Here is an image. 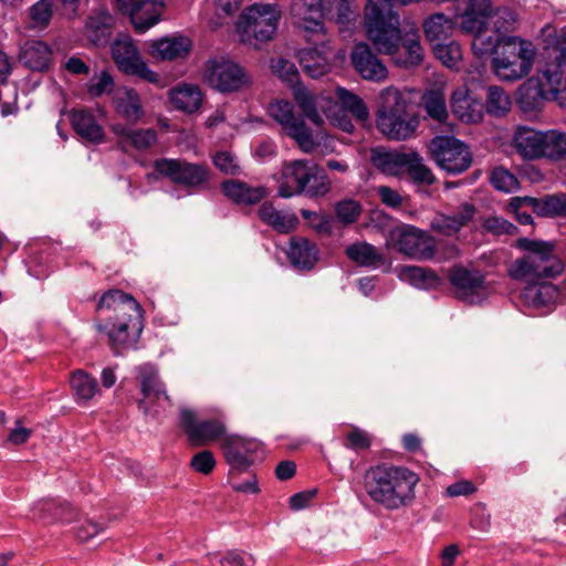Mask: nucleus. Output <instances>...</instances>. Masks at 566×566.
Here are the masks:
<instances>
[{
  "label": "nucleus",
  "mask_w": 566,
  "mask_h": 566,
  "mask_svg": "<svg viewBox=\"0 0 566 566\" xmlns=\"http://www.w3.org/2000/svg\"><path fill=\"white\" fill-rule=\"evenodd\" d=\"M365 25L368 39L379 52L390 55L397 66L409 69L422 62L419 36L415 33L401 36L399 14L391 9L389 0H367Z\"/></svg>",
  "instance_id": "nucleus-1"
},
{
  "label": "nucleus",
  "mask_w": 566,
  "mask_h": 566,
  "mask_svg": "<svg viewBox=\"0 0 566 566\" xmlns=\"http://www.w3.org/2000/svg\"><path fill=\"white\" fill-rule=\"evenodd\" d=\"M96 311L99 313L95 327L107 336L115 355L135 348L144 328V310L133 295L118 289L105 292Z\"/></svg>",
  "instance_id": "nucleus-2"
},
{
  "label": "nucleus",
  "mask_w": 566,
  "mask_h": 566,
  "mask_svg": "<svg viewBox=\"0 0 566 566\" xmlns=\"http://www.w3.org/2000/svg\"><path fill=\"white\" fill-rule=\"evenodd\" d=\"M294 25L304 39L314 46L327 42L324 14H331L339 25L356 21L358 12L349 0H292L290 7Z\"/></svg>",
  "instance_id": "nucleus-3"
},
{
  "label": "nucleus",
  "mask_w": 566,
  "mask_h": 566,
  "mask_svg": "<svg viewBox=\"0 0 566 566\" xmlns=\"http://www.w3.org/2000/svg\"><path fill=\"white\" fill-rule=\"evenodd\" d=\"M419 476L406 467L378 464L364 475V488L369 497L388 510L406 506L415 497Z\"/></svg>",
  "instance_id": "nucleus-4"
},
{
  "label": "nucleus",
  "mask_w": 566,
  "mask_h": 566,
  "mask_svg": "<svg viewBox=\"0 0 566 566\" xmlns=\"http://www.w3.org/2000/svg\"><path fill=\"white\" fill-rule=\"evenodd\" d=\"M376 116L377 128L391 140L408 139L420 123L415 107L394 87L380 92Z\"/></svg>",
  "instance_id": "nucleus-5"
},
{
  "label": "nucleus",
  "mask_w": 566,
  "mask_h": 566,
  "mask_svg": "<svg viewBox=\"0 0 566 566\" xmlns=\"http://www.w3.org/2000/svg\"><path fill=\"white\" fill-rule=\"evenodd\" d=\"M516 245L530 254L511 264L509 275L513 280L554 279L563 273L564 263L555 254L554 242L520 238Z\"/></svg>",
  "instance_id": "nucleus-6"
},
{
  "label": "nucleus",
  "mask_w": 566,
  "mask_h": 566,
  "mask_svg": "<svg viewBox=\"0 0 566 566\" xmlns=\"http://www.w3.org/2000/svg\"><path fill=\"white\" fill-rule=\"evenodd\" d=\"M331 190V180L325 170L306 159L284 163L277 193L281 198L305 195L324 197Z\"/></svg>",
  "instance_id": "nucleus-7"
},
{
  "label": "nucleus",
  "mask_w": 566,
  "mask_h": 566,
  "mask_svg": "<svg viewBox=\"0 0 566 566\" xmlns=\"http://www.w3.org/2000/svg\"><path fill=\"white\" fill-rule=\"evenodd\" d=\"M461 14V31L473 34L472 50L479 57L497 52L505 36L488 34V18L490 17V0H467Z\"/></svg>",
  "instance_id": "nucleus-8"
},
{
  "label": "nucleus",
  "mask_w": 566,
  "mask_h": 566,
  "mask_svg": "<svg viewBox=\"0 0 566 566\" xmlns=\"http://www.w3.org/2000/svg\"><path fill=\"white\" fill-rule=\"evenodd\" d=\"M280 11L271 4H253L245 9L237 23L241 42L258 49L272 40L277 30Z\"/></svg>",
  "instance_id": "nucleus-9"
},
{
  "label": "nucleus",
  "mask_w": 566,
  "mask_h": 566,
  "mask_svg": "<svg viewBox=\"0 0 566 566\" xmlns=\"http://www.w3.org/2000/svg\"><path fill=\"white\" fill-rule=\"evenodd\" d=\"M534 56L531 42L517 41L516 36H505L492 59V69L503 80L515 81L530 73Z\"/></svg>",
  "instance_id": "nucleus-10"
},
{
  "label": "nucleus",
  "mask_w": 566,
  "mask_h": 566,
  "mask_svg": "<svg viewBox=\"0 0 566 566\" xmlns=\"http://www.w3.org/2000/svg\"><path fill=\"white\" fill-rule=\"evenodd\" d=\"M154 167L159 175L190 191L207 189L212 174L206 164L189 163L185 159L161 158L155 160Z\"/></svg>",
  "instance_id": "nucleus-11"
},
{
  "label": "nucleus",
  "mask_w": 566,
  "mask_h": 566,
  "mask_svg": "<svg viewBox=\"0 0 566 566\" xmlns=\"http://www.w3.org/2000/svg\"><path fill=\"white\" fill-rule=\"evenodd\" d=\"M430 158L449 175L468 170L473 161L469 147L453 136H436L429 145Z\"/></svg>",
  "instance_id": "nucleus-12"
},
{
  "label": "nucleus",
  "mask_w": 566,
  "mask_h": 566,
  "mask_svg": "<svg viewBox=\"0 0 566 566\" xmlns=\"http://www.w3.org/2000/svg\"><path fill=\"white\" fill-rule=\"evenodd\" d=\"M179 427L187 441L192 447H206L227 437V426L223 416L199 420L193 410L181 408Z\"/></svg>",
  "instance_id": "nucleus-13"
},
{
  "label": "nucleus",
  "mask_w": 566,
  "mask_h": 566,
  "mask_svg": "<svg viewBox=\"0 0 566 566\" xmlns=\"http://www.w3.org/2000/svg\"><path fill=\"white\" fill-rule=\"evenodd\" d=\"M229 476H238L248 472L254 464L258 452L262 451V442L239 434H228L220 442Z\"/></svg>",
  "instance_id": "nucleus-14"
},
{
  "label": "nucleus",
  "mask_w": 566,
  "mask_h": 566,
  "mask_svg": "<svg viewBox=\"0 0 566 566\" xmlns=\"http://www.w3.org/2000/svg\"><path fill=\"white\" fill-rule=\"evenodd\" d=\"M207 83L221 93H232L250 84V78L242 66L228 59H210L206 63Z\"/></svg>",
  "instance_id": "nucleus-15"
},
{
  "label": "nucleus",
  "mask_w": 566,
  "mask_h": 566,
  "mask_svg": "<svg viewBox=\"0 0 566 566\" xmlns=\"http://www.w3.org/2000/svg\"><path fill=\"white\" fill-rule=\"evenodd\" d=\"M269 114L281 124L286 135L295 140L304 153H312L316 146L312 129L306 126L303 116H296L289 101H275L269 105Z\"/></svg>",
  "instance_id": "nucleus-16"
},
{
  "label": "nucleus",
  "mask_w": 566,
  "mask_h": 566,
  "mask_svg": "<svg viewBox=\"0 0 566 566\" xmlns=\"http://www.w3.org/2000/svg\"><path fill=\"white\" fill-rule=\"evenodd\" d=\"M390 237L397 250L411 259L426 261L433 259L436 254L434 239L416 227L397 228L391 231Z\"/></svg>",
  "instance_id": "nucleus-17"
},
{
  "label": "nucleus",
  "mask_w": 566,
  "mask_h": 566,
  "mask_svg": "<svg viewBox=\"0 0 566 566\" xmlns=\"http://www.w3.org/2000/svg\"><path fill=\"white\" fill-rule=\"evenodd\" d=\"M546 60L544 69L538 70L547 84V101H555L566 108V87L563 86V75L566 71V49L554 45L546 48L542 54Z\"/></svg>",
  "instance_id": "nucleus-18"
},
{
  "label": "nucleus",
  "mask_w": 566,
  "mask_h": 566,
  "mask_svg": "<svg viewBox=\"0 0 566 566\" xmlns=\"http://www.w3.org/2000/svg\"><path fill=\"white\" fill-rule=\"evenodd\" d=\"M112 55L123 73L137 76L148 83H159V75L147 66L133 42H116L112 48Z\"/></svg>",
  "instance_id": "nucleus-19"
},
{
  "label": "nucleus",
  "mask_w": 566,
  "mask_h": 566,
  "mask_svg": "<svg viewBox=\"0 0 566 566\" xmlns=\"http://www.w3.org/2000/svg\"><path fill=\"white\" fill-rule=\"evenodd\" d=\"M449 282L454 287V296L467 304H475L480 291L485 289V275L480 270H469L455 264L449 270Z\"/></svg>",
  "instance_id": "nucleus-20"
},
{
  "label": "nucleus",
  "mask_w": 566,
  "mask_h": 566,
  "mask_svg": "<svg viewBox=\"0 0 566 566\" xmlns=\"http://www.w3.org/2000/svg\"><path fill=\"white\" fill-rule=\"evenodd\" d=\"M354 70L367 81L381 82L387 78L388 71L369 44L356 43L350 52Z\"/></svg>",
  "instance_id": "nucleus-21"
},
{
  "label": "nucleus",
  "mask_w": 566,
  "mask_h": 566,
  "mask_svg": "<svg viewBox=\"0 0 566 566\" xmlns=\"http://www.w3.org/2000/svg\"><path fill=\"white\" fill-rule=\"evenodd\" d=\"M450 108L459 120L468 124L479 123L484 116V102L465 86L453 91Z\"/></svg>",
  "instance_id": "nucleus-22"
},
{
  "label": "nucleus",
  "mask_w": 566,
  "mask_h": 566,
  "mask_svg": "<svg viewBox=\"0 0 566 566\" xmlns=\"http://www.w3.org/2000/svg\"><path fill=\"white\" fill-rule=\"evenodd\" d=\"M111 130L117 136V147L124 153L130 149L144 151L157 142V132L154 128H130L124 124H114Z\"/></svg>",
  "instance_id": "nucleus-23"
},
{
  "label": "nucleus",
  "mask_w": 566,
  "mask_h": 566,
  "mask_svg": "<svg viewBox=\"0 0 566 566\" xmlns=\"http://www.w3.org/2000/svg\"><path fill=\"white\" fill-rule=\"evenodd\" d=\"M220 190L227 199L241 207L258 205L268 196L264 186H251L239 179L223 180Z\"/></svg>",
  "instance_id": "nucleus-24"
},
{
  "label": "nucleus",
  "mask_w": 566,
  "mask_h": 566,
  "mask_svg": "<svg viewBox=\"0 0 566 566\" xmlns=\"http://www.w3.org/2000/svg\"><path fill=\"white\" fill-rule=\"evenodd\" d=\"M515 102L524 113L538 112L547 102V84L539 76L527 78L516 91Z\"/></svg>",
  "instance_id": "nucleus-25"
},
{
  "label": "nucleus",
  "mask_w": 566,
  "mask_h": 566,
  "mask_svg": "<svg viewBox=\"0 0 566 566\" xmlns=\"http://www.w3.org/2000/svg\"><path fill=\"white\" fill-rule=\"evenodd\" d=\"M318 252L316 243L307 238L292 237L286 255L294 268L301 271H310L318 261Z\"/></svg>",
  "instance_id": "nucleus-26"
},
{
  "label": "nucleus",
  "mask_w": 566,
  "mask_h": 566,
  "mask_svg": "<svg viewBox=\"0 0 566 566\" xmlns=\"http://www.w3.org/2000/svg\"><path fill=\"white\" fill-rule=\"evenodd\" d=\"M164 3L158 0H139L128 12L135 32L144 33L157 24L161 18Z\"/></svg>",
  "instance_id": "nucleus-27"
},
{
  "label": "nucleus",
  "mask_w": 566,
  "mask_h": 566,
  "mask_svg": "<svg viewBox=\"0 0 566 566\" xmlns=\"http://www.w3.org/2000/svg\"><path fill=\"white\" fill-rule=\"evenodd\" d=\"M528 284L522 292V298L528 306L534 308H548L553 305L558 295L559 290L551 282H538L539 279H527Z\"/></svg>",
  "instance_id": "nucleus-28"
},
{
  "label": "nucleus",
  "mask_w": 566,
  "mask_h": 566,
  "mask_svg": "<svg viewBox=\"0 0 566 566\" xmlns=\"http://www.w3.org/2000/svg\"><path fill=\"white\" fill-rule=\"evenodd\" d=\"M192 43L187 36L161 38L154 41L149 46V54L161 61H172L186 57Z\"/></svg>",
  "instance_id": "nucleus-29"
},
{
  "label": "nucleus",
  "mask_w": 566,
  "mask_h": 566,
  "mask_svg": "<svg viewBox=\"0 0 566 566\" xmlns=\"http://www.w3.org/2000/svg\"><path fill=\"white\" fill-rule=\"evenodd\" d=\"M19 60L28 69L43 72L50 67L52 50L43 41H27L20 50Z\"/></svg>",
  "instance_id": "nucleus-30"
},
{
  "label": "nucleus",
  "mask_w": 566,
  "mask_h": 566,
  "mask_svg": "<svg viewBox=\"0 0 566 566\" xmlns=\"http://www.w3.org/2000/svg\"><path fill=\"white\" fill-rule=\"evenodd\" d=\"M476 209L464 202L452 214H441L432 223L433 229L443 235H454L474 218Z\"/></svg>",
  "instance_id": "nucleus-31"
},
{
  "label": "nucleus",
  "mask_w": 566,
  "mask_h": 566,
  "mask_svg": "<svg viewBox=\"0 0 566 566\" xmlns=\"http://www.w3.org/2000/svg\"><path fill=\"white\" fill-rule=\"evenodd\" d=\"M544 133L533 128L520 127L514 135V147L523 158H543Z\"/></svg>",
  "instance_id": "nucleus-32"
},
{
  "label": "nucleus",
  "mask_w": 566,
  "mask_h": 566,
  "mask_svg": "<svg viewBox=\"0 0 566 566\" xmlns=\"http://www.w3.org/2000/svg\"><path fill=\"white\" fill-rule=\"evenodd\" d=\"M140 390L144 399L139 400L138 408L148 412L146 400L159 401L164 399L170 402V398L166 392L165 386L160 380L158 373L151 367H143L140 369Z\"/></svg>",
  "instance_id": "nucleus-33"
},
{
  "label": "nucleus",
  "mask_w": 566,
  "mask_h": 566,
  "mask_svg": "<svg viewBox=\"0 0 566 566\" xmlns=\"http://www.w3.org/2000/svg\"><path fill=\"white\" fill-rule=\"evenodd\" d=\"M259 218L263 223L271 227L279 233H290L300 223L294 213H282L276 210L271 201L263 202L258 210Z\"/></svg>",
  "instance_id": "nucleus-34"
},
{
  "label": "nucleus",
  "mask_w": 566,
  "mask_h": 566,
  "mask_svg": "<svg viewBox=\"0 0 566 566\" xmlns=\"http://www.w3.org/2000/svg\"><path fill=\"white\" fill-rule=\"evenodd\" d=\"M70 122L74 132L83 139L95 144L103 140L104 130L92 113L85 109H73L70 113Z\"/></svg>",
  "instance_id": "nucleus-35"
},
{
  "label": "nucleus",
  "mask_w": 566,
  "mask_h": 566,
  "mask_svg": "<svg viewBox=\"0 0 566 566\" xmlns=\"http://www.w3.org/2000/svg\"><path fill=\"white\" fill-rule=\"evenodd\" d=\"M399 277L422 290H436L442 285V279L430 268L405 265L400 269Z\"/></svg>",
  "instance_id": "nucleus-36"
},
{
  "label": "nucleus",
  "mask_w": 566,
  "mask_h": 566,
  "mask_svg": "<svg viewBox=\"0 0 566 566\" xmlns=\"http://www.w3.org/2000/svg\"><path fill=\"white\" fill-rule=\"evenodd\" d=\"M408 153L373 148L370 153L371 165L382 174L397 176L403 168Z\"/></svg>",
  "instance_id": "nucleus-37"
},
{
  "label": "nucleus",
  "mask_w": 566,
  "mask_h": 566,
  "mask_svg": "<svg viewBox=\"0 0 566 566\" xmlns=\"http://www.w3.org/2000/svg\"><path fill=\"white\" fill-rule=\"evenodd\" d=\"M169 98L175 108L191 114L200 108L202 93L197 85H184L172 88Z\"/></svg>",
  "instance_id": "nucleus-38"
},
{
  "label": "nucleus",
  "mask_w": 566,
  "mask_h": 566,
  "mask_svg": "<svg viewBox=\"0 0 566 566\" xmlns=\"http://www.w3.org/2000/svg\"><path fill=\"white\" fill-rule=\"evenodd\" d=\"M454 29V21L443 13H433L423 22L426 39L432 44L448 41Z\"/></svg>",
  "instance_id": "nucleus-39"
},
{
  "label": "nucleus",
  "mask_w": 566,
  "mask_h": 566,
  "mask_svg": "<svg viewBox=\"0 0 566 566\" xmlns=\"http://www.w3.org/2000/svg\"><path fill=\"white\" fill-rule=\"evenodd\" d=\"M85 28L92 43L106 44L112 35L113 17L107 11H99L88 17Z\"/></svg>",
  "instance_id": "nucleus-40"
},
{
  "label": "nucleus",
  "mask_w": 566,
  "mask_h": 566,
  "mask_svg": "<svg viewBox=\"0 0 566 566\" xmlns=\"http://www.w3.org/2000/svg\"><path fill=\"white\" fill-rule=\"evenodd\" d=\"M115 111L128 122L137 123L144 117L140 97L134 88H127L114 98Z\"/></svg>",
  "instance_id": "nucleus-41"
},
{
  "label": "nucleus",
  "mask_w": 566,
  "mask_h": 566,
  "mask_svg": "<svg viewBox=\"0 0 566 566\" xmlns=\"http://www.w3.org/2000/svg\"><path fill=\"white\" fill-rule=\"evenodd\" d=\"M345 254L359 266L378 268L385 262L384 255L373 244L365 241L348 245Z\"/></svg>",
  "instance_id": "nucleus-42"
},
{
  "label": "nucleus",
  "mask_w": 566,
  "mask_h": 566,
  "mask_svg": "<svg viewBox=\"0 0 566 566\" xmlns=\"http://www.w3.org/2000/svg\"><path fill=\"white\" fill-rule=\"evenodd\" d=\"M407 176L416 186H431L437 181L432 170L417 151H409L405 166Z\"/></svg>",
  "instance_id": "nucleus-43"
},
{
  "label": "nucleus",
  "mask_w": 566,
  "mask_h": 566,
  "mask_svg": "<svg viewBox=\"0 0 566 566\" xmlns=\"http://www.w3.org/2000/svg\"><path fill=\"white\" fill-rule=\"evenodd\" d=\"M336 96L340 105V112L350 113L358 122H366L369 118V111L361 97L353 92L338 87Z\"/></svg>",
  "instance_id": "nucleus-44"
},
{
  "label": "nucleus",
  "mask_w": 566,
  "mask_h": 566,
  "mask_svg": "<svg viewBox=\"0 0 566 566\" xmlns=\"http://www.w3.org/2000/svg\"><path fill=\"white\" fill-rule=\"evenodd\" d=\"M70 384L77 402H87L98 390L96 379L81 369L72 374Z\"/></svg>",
  "instance_id": "nucleus-45"
},
{
  "label": "nucleus",
  "mask_w": 566,
  "mask_h": 566,
  "mask_svg": "<svg viewBox=\"0 0 566 566\" xmlns=\"http://www.w3.org/2000/svg\"><path fill=\"white\" fill-rule=\"evenodd\" d=\"M422 106L427 113V115L438 123H446L449 113L447 109V104L444 99V95L439 90H430L427 91L421 98Z\"/></svg>",
  "instance_id": "nucleus-46"
},
{
  "label": "nucleus",
  "mask_w": 566,
  "mask_h": 566,
  "mask_svg": "<svg viewBox=\"0 0 566 566\" xmlns=\"http://www.w3.org/2000/svg\"><path fill=\"white\" fill-rule=\"evenodd\" d=\"M516 22V15L510 8H499L494 12L492 11V4L490 3V17L488 18V29L492 30L493 33L502 36H509L507 33L514 30Z\"/></svg>",
  "instance_id": "nucleus-47"
},
{
  "label": "nucleus",
  "mask_w": 566,
  "mask_h": 566,
  "mask_svg": "<svg viewBox=\"0 0 566 566\" xmlns=\"http://www.w3.org/2000/svg\"><path fill=\"white\" fill-rule=\"evenodd\" d=\"M537 216L545 218H565L566 192L545 195L538 198Z\"/></svg>",
  "instance_id": "nucleus-48"
},
{
  "label": "nucleus",
  "mask_w": 566,
  "mask_h": 566,
  "mask_svg": "<svg viewBox=\"0 0 566 566\" xmlns=\"http://www.w3.org/2000/svg\"><path fill=\"white\" fill-rule=\"evenodd\" d=\"M566 156V133L548 130L544 133L543 158L560 160Z\"/></svg>",
  "instance_id": "nucleus-49"
},
{
  "label": "nucleus",
  "mask_w": 566,
  "mask_h": 566,
  "mask_svg": "<svg viewBox=\"0 0 566 566\" xmlns=\"http://www.w3.org/2000/svg\"><path fill=\"white\" fill-rule=\"evenodd\" d=\"M511 98L509 94L500 86H490L488 88L484 112L493 116H504L511 108Z\"/></svg>",
  "instance_id": "nucleus-50"
},
{
  "label": "nucleus",
  "mask_w": 566,
  "mask_h": 566,
  "mask_svg": "<svg viewBox=\"0 0 566 566\" xmlns=\"http://www.w3.org/2000/svg\"><path fill=\"white\" fill-rule=\"evenodd\" d=\"M489 182L495 190L502 192H512L520 187L516 176L503 166L490 170Z\"/></svg>",
  "instance_id": "nucleus-51"
},
{
  "label": "nucleus",
  "mask_w": 566,
  "mask_h": 566,
  "mask_svg": "<svg viewBox=\"0 0 566 566\" xmlns=\"http://www.w3.org/2000/svg\"><path fill=\"white\" fill-rule=\"evenodd\" d=\"M271 70L282 82L287 83L291 87L300 86L301 76L296 65L286 59L279 57L271 61Z\"/></svg>",
  "instance_id": "nucleus-52"
},
{
  "label": "nucleus",
  "mask_w": 566,
  "mask_h": 566,
  "mask_svg": "<svg viewBox=\"0 0 566 566\" xmlns=\"http://www.w3.org/2000/svg\"><path fill=\"white\" fill-rule=\"evenodd\" d=\"M434 56L448 67L454 66L462 57L460 44L448 40L431 45Z\"/></svg>",
  "instance_id": "nucleus-53"
},
{
  "label": "nucleus",
  "mask_w": 566,
  "mask_h": 566,
  "mask_svg": "<svg viewBox=\"0 0 566 566\" xmlns=\"http://www.w3.org/2000/svg\"><path fill=\"white\" fill-rule=\"evenodd\" d=\"M334 210L336 219L344 226L355 223L361 214V206L354 199H344L336 202Z\"/></svg>",
  "instance_id": "nucleus-54"
},
{
  "label": "nucleus",
  "mask_w": 566,
  "mask_h": 566,
  "mask_svg": "<svg viewBox=\"0 0 566 566\" xmlns=\"http://www.w3.org/2000/svg\"><path fill=\"white\" fill-rule=\"evenodd\" d=\"M294 98L306 118L314 124L322 122L313 96L304 87L297 86L294 88Z\"/></svg>",
  "instance_id": "nucleus-55"
},
{
  "label": "nucleus",
  "mask_w": 566,
  "mask_h": 566,
  "mask_svg": "<svg viewBox=\"0 0 566 566\" xmlns=\"http://www.w3.org/2000/svg\"><path fill=\"white\" fill-rule=\"evenodd\" d=\"M54 0H39L30 10L29 15L34 27L44 29L53 17Z\"/></svg>",
  "instance_id": "nucleus-56"
},
{
  "label": "nucleus",
  "mask_w": 566,
  "mask_h": 566,
  "mask_svg": "<svg viewBox=\"0 0 566 566\" xmlns=\"http://www.w3.org/2000/svg\"><path fill=\"white\" fill-rule=\"evenodd\" d=\"M301 216L308 222V226L317 233L331 235L333 233V217L327 213H318L307 209L301 210Z\"/></svg>",
  "instance_id": "nucleus-57"
},
{
  "label": "nucleus",
  "mask_w": 566,
  "mask_h": 566,
  "mask_svg": "<svg viewBox=\"0 0 566 566\" xmlns=\"http://www.w3.org/2000/svg\"><path fill=\"white\" fill-rule=\"evenodd\" d=\"M344 447L355 452H360L368 450L371 446V437L368 432L354 427L350 431L347 432Z\"/></svg>",
  "instance_id": "nucleus-58"
},
{
  "label": "nucleus",
  "mask_w": 566,
  "mask_h": 566,
  "mask_svg": "<svg viewBox=\"0 0 566 566\" xmlns=\"http://www.w3.org/2000/svg\"><path fill=\"white\" fill-rule=\"evenodd\" d=\"M114 80L107 71H103L98 77H94L87 84V93L91 97H101L113 91Z\"/></svg>",
  "instance_id": "nucleus-59"
},
{
  "label": "nucleus",
  "mask_w": 566,
  "mask_h": 566,
  "mask_svg": "<svg viewBox=\"0 0 566 566\" xmlns=\"http://www.w3.org/2000/svg\"><path fill=\"white\" fill-rule=\"evenodd\" d=\"M43 513L51 514L54 520L71 522L74 515L67 504L56 503L54 500H45L40 503Z\"/></svg>",
  "instance_id": "nucleus-60"
},
{
  "label": "nucleus",
  "mask_w": 566,
  "mask_h": 566,
  "mask_svg": "<svg viewBox=\"0 0 566 566\" xmlns=\"http://www.w3.org/2000/svg\"><path fill=\"white\" fill-rule=\"evenodd\" d=\"M206 557L210 560L212 566L216 565L214 560L220 566H245V553L238 549H230L226 552L223 556H219L217 553H208Z\"/></svg>",
  "instance_id": "nucleus-61"
},
{
  "label": "nucleus",
  "mask_w": 566,
  "mask_h": 566,
  "mask_svg": "<svg viewBox=\"0 0 566 566\" xmlns=\"http://www.w3.org/2000/svg\"><path fill=\"white\" fill-rule=\"evenodd\" d=\"M216 459L210 450H202L195 453L191 458V468L203 475L210 474L216 468Z\"/></svg>",
  "instance_id": "nucleus-62"
},
{
  "label": "nucleus",
  "mask_w": 566,
  "mask_h": 566,
  "mask_svg": "<svg viewBox=\"0 0 566 566\" xmlns=\"http://www.w3.org/2000/svg\"><path fill=\"white\" fill-rule=\"evenodd\" d=\"M482 226L488 232L494 234H512L516 230L513 223L500 217H489L484 220Z\"/></svg>",
  "instance_id": "nucleus-63"
},
{
  "label": "nucleus",
  "mask_w": 566,
  "mask_h": 566,
  "mask_svg": "<svg viewBox=\"0 0 566 566\" xmlns=\"http://www.w3.org/2000/svg\"><path fill=\"white\" fill-rule=\"evenodd\" d=\"M213 165L223 174L237 175L239 166L234 164L233 156L229 151H218L212 158Z\"/></svg>",
  "instance_id": "nucleus-64"
}]
</instances>
